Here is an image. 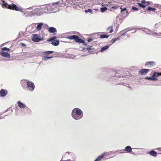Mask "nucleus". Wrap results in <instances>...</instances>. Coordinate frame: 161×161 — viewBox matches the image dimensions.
<instances>
[{
	"instance_id": "obj_38",
	"label": "nucleus",
	"mask_w": 161,
	"mask_h": 161,
	"mask_svg": "<svg viewBox=\"0 0 161 161\" xmlns=\"http://www.w3.org/2000/svg\"><path fill=\"white\" fill-rule=\"evenodd\" d=\"M44 26L46 27V28H48L49 27L48 25L47 24L44 25Z\"/></svg>"
},
{
	"instance_id": "obj_34",
	"label": "nucleus",
	"mask_w": 161,
	"mask_h": 161,
	"mask_svg": "<svg viewBox=\"0 0 161 161\" xmlns=\"http://www.w3.org/2000/svg\"><path fill=\"white\" fill-rule=\"evenodd\" d=\"M120 9H121V12H122L123 11H126L127 9L126 8H120Z\"/></svg>"
},
{
	"instance_id": "obj_15",
	"label": "nucleus",
	"mask_w": 161,
	"mask_h": 161,
	"mask_svg": "<svg viewBox=\"0 0 161 161\" xmlns=\"http://www.w3.org/2000/svg\"><path fill=\"white\" fill-rule=\"evenodd\" d=\"M105 153H103L101 155L99 156L94 161H100L102 158L105 156Z\"/></svg>"
},
{
	"instance_id": "obj_28",
	"label": "nucleus",
	"mask_w": 161,
	"mask_h": 161,
	"mask_svg": "<svg viewBox=\"0 0 161 161\" xmlns=\"http://www.w3.org/2000/svg\"><path fill=\"white\" fill-rule=\"evenodd\" d=\"M107 9V8L106 7H104L101 8V11L102 12H104Z\"/></svg>"
},
{
	"instance_id": "obj_3",
	"label": "nucleus",
	"mask_w": 161,
	"mask_h": 161,
	"mask_svg": "<svg viewBox=\"0 0 161 161\" xmlns=\"http://www.w3.org/2000/svg\"><path fill=\"white\" fill-rule=\"evenodd\" d=\"M72 115L75 119H79L82 118L83 114L82 111L80 109L76 108L74 109L72 111Z\"/></svg>"
},
{
	"instance_id": "obj_7",
	"label": "nucleus",
	"mask_w": 161,
	"mask_h": 161,
	"mask_svg": "<svg viewBox=\"0 0 161 161\" xmlns=\"http://www.w3.org/2000/svg\"><path fill=\"white\" fill-rule=\"evenodd\" d=\"M141 2V3H138L137 4L140 7L143 8L150 4V2H147L145 0H142Z\"/></svg>"
},
{
	"instance_id": "obj_30",
	"label": "nucleus",
	"mask_w": 161,
	"mask_h": 161,
	"mask_svg": "<svg viewBox=\"0 0 161 161\" xmlns=\"http://www.w3.org/2000/svg\"><path fill=\"white\" fill-rule=\"evenodd\" d=\"M145 79L147 80H153V78L152 77H145Z\"/></svg>"
},
{
	"instance_id": "obj_40",
	"label": "nucleus",
	"mask_w": 161,
	"mask_h": 161,
	"mask_svg": "<svg viewBox=\"0 0 161 161\" xmlns=\"http://www.w3.org/2000/svg\"><path fill=\"white\" fill-rule=\"evenodd\" d=\"M87 50H91V48H90V47H89V48H87Z\"/></svg>"
},
{
	"instance_id": "obj_22",
	"label": "nucleus",
	"mask_w": 161,
	"mask_h": 161,
	"mask_svg": "<svg viewBox=\"0 0 161 161\" xmlns=\"http://www.w3.org/2000/svg\"><path fill=\"white\" fill-rule=\"evenodd\" d=\"M25 80H24V81H23V80L22 81V86L25 89L27 87V83H26V81Z\"/></svg>"
},
{
	"instance_id": "obj_26",
	"label": "nucleus",
	"mask_w": 161,
	"mask_h": 161,
	"mask_svg": "<svg viewBox=\"0 0 161 161\" xmlns=\"http://www.w3.org/2000/svg\"><path fill=\"white\" fill-rule=\"evenodd\" d=\"M156 10L155 8H153L151 7H149L147 9V10L148 11H154Z\"/></svg>"
},
{
	"instance_id": "obj_41",
	"label": "nucleus",
	"mask_w": 161,
	"mask_h": 161,
	"mask_svg": "<svg viewBox=\"0 0 161 161\" xmlns=\"http://www.w3.org/2000/svg\"><path fill=\"white\" fill-rule=\"evenodd\" d=\"M112 71L114 73L115 72V71L114 70H112Z\"/></svg>"
},
{
	"instance_id": "obj_24",
	"label": "nucleus",
	"mask_w": 161,
	"mask_h": 161,
	"mask_svg": "<svg viewBox=\"0 0 161 161\" xmlns=\"http://www.w3.org/2000/svg\"><path fill=\"white\" fill-rule=\"evenodd\" d=\"M107 31L110 30L109 32L112 33L113 32V26H111L108 27L107 29Z\"/></svg>"
},
{
	"instance_id": "obj_1",
	"label": "nucleus",
	"mask_w": 161,
	"mask_h": 161,
	"mask_svg": "<svg viewBox=\"0 0 161 161\" xmlns=\"http://www.w3.org/2000/svg\"><path fill=\"white\" fill-rule=\"evenodd\" d=\"M51 11L50 6H45L43 8H36L34 9V13L37 15H41L43 14L47 13Z\"/></svg>"
},
{
	"instance_id": "obj_23",
	"label": "nucleus",
	"mask_w": 161,
	"mask_h": 161,
	"mask_svg": "<svg viewBox=\"0 0 161 161\" xmlns=\"http://www.w3.org/2000/svg\"><path fill=\"white\" fill-rule=\"evenodd\" d=\"M53 58V56L51 57H47V56H45L43 57L42 58V60H45L46 61L48 59H50L52 58Z\"/></svg>"
},
{
	"instance_id": "obj_33",
	"label": "nucleus",
	"mask_w": 161,
	"mask_h": 161,
	"mask_svg": "<svg viewBox=\"0 0 161 161\" xmlns=\"http://www.w3.org/2000/svg\"><path fill=\"white\" fill-rule=\"evenodd\" d=\"M132 9L133 10H135L136 11H137L138 10V9L137 8L134 7V6H133L132 7Z\"/></svg>"
},
{
	"instance_id": "obj_18",
	"label": "nucleus",
	"mask_w": 161,
	"mask_h": 161,
	"mask_svg": "<svg viewBox=\"0 0 161 161\" xmlns=\"http://www.w3.org/2000/svg\"><path fill=\"white\" fill-rule=\"evenodd\" d=\"M119 37L118 38H114L112 39L111 41L110 42V45H111L113 43H114L117 40H119Z\"/></svg>"
},
{
	"instance_id": "obj_14",
	"label": "nucleus",
	"mask_w": 161,
	"mask_h": 161,
	"mask_svg": "<svg viewBox=\"0 0 161 161\" xmlns=\"http://www.w3.org/2000/svg\"><path fill=\"white\" fill-rule=\"evenodd\" d=\"M47 30L50 33H53L57 31L56 28L52 27H49L48 28Z\"/></svg>"
},
{
	"instance_id": "obj_16",
	"label": "nucleus",
	"mask_w": 161,
	"mask_h": 161,
	"mask_svg": "<svg viewBox=\"0 0 161 161\" xmlns=\"http://www.w3.org/2000/svg\"><path fill=\"white\" fill-rule=\"evenodd\" d=\"M149 154L151 155L156 157L157 155V153L153 150H152L149 152Z\"/></svg>"
},
{
	"instance_id": "obj_9",
	"label": "nucleus",
	"mask_w": 161,
	"mask_h": 161,
	"mask_svg": "<svg viewBox=\"0 0 161 161\" xmlns=\"http://www.w3.org/2000/svg\"><path fill=\"white\" fill-rule=\"evenodd\" d=\"M149 71V69H143L139 70L138 73L140 75H144L147 74Z\"/></svg>"
},
{
	"instance_id": "obj_13",
	"label": "nucleus",
	"mask_w": 161,
	"mask_h": 161,
	"mask_svg": "<svg viewBox=\"0 0 161 161\" xmlns=\"http://www.w3.org/2000/svg\"><path fill=\"white\" fill-rule=\"evenodd\" d=\"M32 40L33 41L36 42H38L40 41L39 38L38 37V36L37 34H35L34 35Z\"/></svg>"
},
{
	"instance_id": "obj_10",
	"label": "nucleus",
	"mask_w": 161,
	"mask_h": 161,
	"mask_svg": "<svg viewBox=\"0 0 161 161\" xmlns=\"http://www.w3.org/2000/svg\"><path fill=\"white\" fill-rule=\"evenodd\" d=\"M161 75V73H158V72H154L153 73L152 77L153 78V80H157V77Z\"/></svg>"
},
{
	"instance_id": "obj_32",
	"label": "nucleus",
	"mask_w": 161,
	"mask_h": 161,
	"mask_svg": "<svg viewBox=\"0 0 161 161\" xmlns=\"http://www.w3.org/2000/svg\"><path fill=\"white\" fill-rule=\"evenodd\" d=\"M92 40H93V39L90 37H89L87 39V41L88 42H91V41H92Z\"/></svg>"
},
{
	"instance_id": "obj_36",
	"label": "nucleus",
	"mask_w": 161,
	"mask_h": 161,
	"mask_svg": "<svg viewBox=\"0 0 161 161\" xmlns=\"http://www.w3.org/2000/svg\"><path fill=\"white\" fill-rule=\"evenodd\" d=\"M112 7V8L114 9H116L118 8V7L116 6H113Z\"/></svg>"
},
{
	"instance_id": "obj_21",
	"label": "nucleus",
	"mask_w": 161,
	"mask_h": 161,
	"mask_svg": "<svg viewBox=\"0 0 161 161\" xmlns=\"http://www.w3.org/2000/svg\"><path fill=\"white\" fill-rule=\"evenodd\" d=\"M43 25L42 23H40L38 24L36 29L38 31H40L42 29V26Z\"/></svg>"
},
{
	"instance_id": "obj_35",
	"label": "nucleus",
	"mask_w": 161,
	"mask_h": 161,
	"mask_svg": "<svg viewBox=\"0 0 161 161\" xmlns=\"http://www.w3.org/2000/svg\"><path fill=\"white\" fill-rule=\"evenodd\" d=\"M20 45L21 46H23V47H25L26 46V44L23 43H20Z\"/></svg>"
},
{
	"instance_id": "obj_19",
	"label": "nucleus",
	"mask_w": 161,
	"mask_h": 161,
	"mask_svg": "<svg viewBox=\"0 0 161 161\" xmlns=\"http://www.w3.org/2000/svg\"><path fill=\"white\" fill-rule=\"evenodd\" d=\"M132 149L131 147L130 146H127L125 148V150L126 152H130L131 151Z\"/></svg>"
},
{
	"instance_id": "obj_12",
	"label": "nucleus",
	"mask_w": 161,
	"mask_h": 161,
	"mask_svg": "<svg viewBox=\"0 0 161 161\" xmlns=\"http://www.w3.org/2000/svg\"><path fill=\"white\" fill-rule=\"evenodd\" d=\"M8 92L6 90L2 89L0 91V96L2 97H5L7 94Z\"/></svg>"
},
{
	"instance_id": "obj_25",
	"label": "nucleus",
	"mask_w": 161,
	"mask_h": 161,
	"mask_svg": "<svg viewBox=\"0 0 161 161\" xmlns=\"http://www.w3.org/2000/svg\"><path fill=\"white\" fill-rule=\"evenodd\" d=\"M109 47V46H105L103 47H102L101 48V51L103 52L105 50L107 49Z\"/></svg>"
},
{
	"instance_id": "obj_8",
	"label": "nucleus",
	"mask_w": 161,
	"mask_h": 161,
	"mask_svg": "<svg viewBox=\"0 0 161 161\" xmlns=\"http://www.w3.org/2000/svg\"><path fill=\"white\" fill-rule=\"evenodd\" d=\"M156 64V63L154 61H149L146 62L145 64V65L147 66L149 68L154 67Z\"/></svg>"
},
{
	"instance_id": "obj_11",
	"label": "nucleus",
	"mask_w": 161,
	"mask_h": 161,
	"mask_svg": "<svg viewBox=\"0 0 161 161\" xmlns=\"http://www.w3.org/2000/svg\"><path fill=\"white\" fill-rule=\"evenodd\" d=\"M0 54L1 56L4 57L8 58H10V53H8L2 51L0 52Z\"/></svg>"
},
{
	"instance_id": "obj_20",
	"label": "nucleus",
	"mask_w": 161,
	"mask_h": 161,
	"mask_svg": "<svg viewBox=\"0 0 161 161\" xmlns=\"http://www.w3.org/2000/svg\"><path fill=\"white\" fill-rule=\"evenodd\" d=\"M103 33V34L101 35H100V37L101 39L107 38L109 37V36L108 35H105V34H106L105 33Z\"/></svg>"
},
{
	"instance_id": "obj_31",
	"label": "nucleus",
	"mask_w": 161,
	"mask_h": 161,
	"mask_svg": "<svg viewBox=\"0 0 161 161\" xmlns=\"http://www.w3.org/2000/svg\"><path fill=\"white\" fill-rule=\"evenodd\" d=\"M85 12L86 13L88 12L91 13L92 12V10L91 9H88V10H85Z\"/></svg>"
},
{
	"instance_id": "obj_27",
	"label": "nucleus",
	"mask_w": 161,
	"mask_h": 161,
	"mask_svg": "<svg viewBox=\"0 0 161 161\" xmlns=\"http://www.w3.org/2000/svg\"><path fill=\"white\" fill-rule=\"evenodd\" d=\"M53 53V51H47L43 52L44 54H51Z\"/></svg>"
},
{
	"instance_id": "obj_17",
	"label": "nucleus",
	"mask_w": 161,
	"mask_h": 161,
	"mask_svg": "<svg viewBox=\"0 0 161 161\" xmlns=\"http://www.w3.org/2000/svg\"><path fill=\"white\" fill-rule=\"evenodd\" d=\"M17 103L19 106L21 108H23L25 106L24 104L20 101H18Z\"/></svg>"
},
{
	"instance_id": "obj_2",
	"label": "nucleus",
	"mask_w": 161,
	"mask_h": 161,
	"mask_svg": "<svg viewBox=\"0 0 161 161\" xmlns=\"http://www.w3.org/2000/svg\"><path fill=\"white\" fill-rule=\"evenodd\" d=\"M2 5L3 7H5L9 9L15 10L16 11H22L23 9L22 8L17 7L14 3H12L10 5H9L4 1H2Z\"/></svg>"
},
{
	"instance_id": "obj_29",
	"label": "nucleus",
	"mask_w": 161,
	"mask_h": 161,
	"mask_svg": "<svg viewBox=\"0 0 161 161\" xmlns=\"http://www.w3.org/2000/svg\"><path fill=\"white\" fill-rule=\"evenodd\" d=\"M2 49L3 51H10V49L7 47H4L2 48Z\"/></svg>"
},
{
	"instance_id": "obj_37",
	"label": "nucleus",
	"mask_w": 161,
	"mask_h": 161,
	"mask_svg": "<svg viewBox=\"0 0 161 161\" xmlns=\"http://www.w3.org/2000/svg\"><path fill=\"white\" fill-rule=\"evenodd\" d=\"M58 2H57L55 3H53V7H54V5L56 4H58Z\"/></svg>"
},
{
	"instance_id": "obj_4",
	"label": "nucleus",
	"mask_w": 161,
	"mask_h": 161,
	"mask_svg": "<svg viewBox=\"0 0 161 161\" xmlns=\"http://www.w3.org/2000/svg\"><path fill=\"white\" fill-rule=\"evenodd\" d=\"M66 38L69 39L74 40L76 42L81 43H83L84 45L86 46L87 43L85 42V41L79 38V37L77 35H71L68 36Z\"/></svg>"
},
{
	"instance_id": "obj_39",
	"label": "nucleus",
	"mask_w": 161,
	"mask_h": 161,
	"mask_svg": "<svg viewBox=\"0 0 161 161\" xmlns=\"http://www.w3.org/2000/svg\"><path fill=\"white\" fill-rule=\"evenodd\" d=\"M39 40H40V41H42L43 40H44V38L43 37H42L41 38H39Z\"/></svg>"
},
{
	"instance_id": "obj_5",
	"label": "nucleus",
	"mask_w": 161,
	"mask_h": 161,
	"mask_svg": "<svg viewBox=\"0 0 161 161\" xmlns=\"http://www.w3.org/2000/svg\"><path fill=\"white\" fill-rule=\"evenodd\" d=\"M47 42H51L52 45L54 46H57L59 43V41L57 39V37L56 36H54L47 40Z\"/></svg>"
},
{
	"instance_id": "obj_6",
	"label": "nucleus",
	"mask_w": 161,
	"mask_h": 161,
	"mask_svg": "<svg viewBox=\"0 0 161 161\" xmlns=\"http://www.w3.org/2000/svg\"><path fill=\"white\" fill-rule=\"evenodd\" d=\"M25 81H26V83H27L26 88L28 90L31 91H33L35 88V85L34 83L28 80H26Z\"/></svg>"
}]
</instances>
